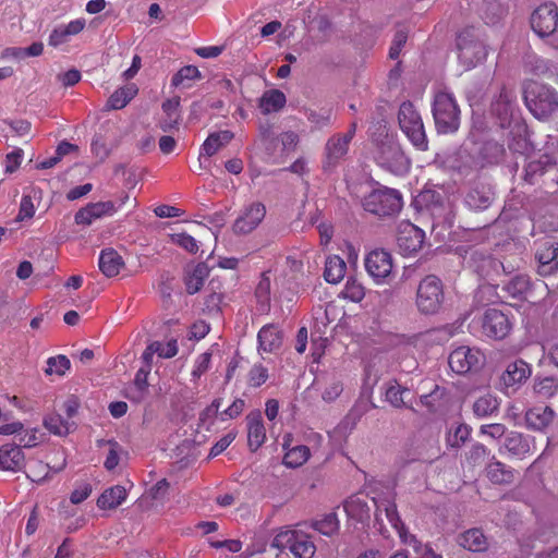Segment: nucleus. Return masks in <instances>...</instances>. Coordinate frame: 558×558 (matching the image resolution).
Masks as SVG:
<instances>
[{
  "label": "nucleus",
  "mask_w": 558,
  "mask_h": 558,
  "mask_svg": "<svg viewBox=\"0 0 558 558\" xmlns=\"http://www.w3.org/2000/svg\"><path fill=\"white\" fill-rule=\"evenodd\" d=\"M523 100L538 120H546L558 111V93L547 85L529 82L523 88Z\"/></svg>",
  "instance_id": "1"
},
{
  "label": "nucleus",
  "mask_w": 558,
  "mask_h": 558,
  "mask_svg": "<svg viewBox=\"0 0 558 558\" xmlns=\"http://www.w3.org/2000/svg\"><path fill=\"white\" fill-rule=\"evenodd\" d=\"M432 113L438 133L452 134L458 131L461 111L452 93L437 90L432 102Z\"/></svg>",
  "instance_id": "2"
},
{
  "label": "nucleus",
  "mask_w": 558,
  "mask_h": 558,
  "mask_svg": "<svg viewBox=\"0 0 558 558\" xmlns=\"http://www.w3.org/2000/svg\"><path fill=\"white\" fill-rule=\"evenodd\" d=\"M271 547L288 549L294 558H313L316 546L312 537L296 529L283 527L274 537Z\"/></svg>",
  "instance_id": "3"
},
{
  "label": "nucleus",
  "mask_w": 558,
  "mask_h": 558,
  "mask_svg": "<svg viewBox=\"0 0 558 558\" xmlns=\"http://www.w3.org/2000/svg\"><path fill=\"white\" fill-rule=\"evenodd\" d=\"M362 205L367 213L378 217H392L401 210L403 201L398 190L381 187L368 193Z\"/></svg>",
  "instance_id": "4"
},
{
  "label": "nucleus",
  "mask_w": 558,
  "mask_h": 558,
  "mask_svg": "<svg viewBox=\"0 0 558 558\" xmlns=\"http://www.w3.org/2000/svg\"><path fill=\"white\" fill-rule=\"evenodd\" d=\"M398 121L400 129L416 149L422 151L428 149V140L421 114L411 101H403L400 105Z\"/></svg>",
  "instance_id": "5"
},
{
  "label": "nucleus",
  "mask_w": 558,
  "mask_h": 558,
  "mask_svg": "<svg viewBox=\"0 0 558 558\" xmlns=\"http://www.w3.org/2000/svg\"><path fill=\"white\" fill-rule=\"evenodd\" d=\"M445 299L442 281L435 275L424 277L416 290V306L423 314L437 313Z\"/></svg>",
  "instance_id": "6"
},
{
  "label": "nucleus",
  "mask_w": 558,
  "mask_h": 558,
  "mask_svg": "<svg viewBox=\"0 0 558 558\" xmlns=\"http://www.w3.org/2000/svg\"><path fill=\"white\" fill-rule=\"evenodd\" d=\"M484 362L485 355L481 350L466 345L456 348L448 357L451 371L460 375L478 371Z\"/></svg>",
  "instance_id": "7"
},
{
  "label": "nucleus",
  "mask_w": 558,
  "mask_h": 558,
  "mask_svg": "<svg viewBox=\"0 0 558 558\" xmlns=\"http://www.w3.org/2000/svg\"><path fill=\"white\" fill-rule=\"evenodd\" d=\"M458 58L466 69H472L483 62L487 57L486 46L470 36L469 31L461 32L457 38Z\"/></svg>",
  "instance_id": "8"
},
{
  "label": "nucleus",
  "mask_w": 558,
  "mask_h": 558,
  "mask_svg": "<svg viewBox=\"0 0 558 558\" xmlns=\"http://www.w3.org/2000/svg\"><path fill=\"white\" fill-rule=\"evenodd\" d=\"M534 33L545 38L558 27V8L553 2H546L537 7L530 19Z\"/></svg>",
  "instance_id": "9"
},
{
  "label": "nucleus",
  "mask_w": 558,
  "mask_h": 558,
  "mask_svg": "<svg viewBox=\"0 0 558 558\" xmlns=\"http://www.w3.org/2000/svg\"><path fill=\"white\" fill-rule=\"evenodd\" d=\"M424 240L425 232L412 222L404 220L399 223L397 245L401 254L405 256L415 254L422 248Z\"/></svg>",
  "instance_id": "10"
},
{
  "label": "nucleus",
  "mask_w": 558,
  "mask_h": 558,
  "mask_svg": "<svg viewBox=\"0 0 558 558\" xmlns=\"http://www.w3.org/2000/svg\"><path fill=\"white\" fill-rule=\"evenodd\" d=\"M364 265L376 283H384L392 274V256L383 248L371 251L365 257Z\"/></svg>",
  "instance_id": "11"
},
{
  "label": "nucleus",
  "mask_w": 558,
  "mask_h": 558,
  "mask_svg": "<svg viewBox=\"0 0 558 558\" xmlns=\"http://www.w3.org/2000/svg\"><path fill=\"white\" fill-rule=\"evenodd\" d=\"M535 451V440L533 437L525 436L522 433L511 430L505 436L502 446L499 448L501 454L507 453L512 459L522 460Z\"/></svg>",
  "instance_id": "12"
},
{
  "label": "nucleus",
  "mask_w": 558,
  "mask_h": 558,
  "mask_svg": "<svg viewBox=\"0 0 558 558\" xmlns=\"http://www.w3.org/2000/svg\"><path fill=\"white\" fill-rule=\"evenodd\" d=\"M512 328L508 316L497 308H488L482 318L483 333L492 339L501 340L506 338Z\"/></svg>",
  "instance_id": "13"
},
{
  "label": "nucleus",
  "mask_w": 558,
  "mask_h": 558,
  "mask_svg": "<svg viewBox=\"0 0 558 558\" xmlns=\"http://www.w3.org/2000/svg\"><path fill=\"white\" fill-rule=\"evenodd\" d=\"M376 160L380 167L395 173L403 171L409 167V160L400 145L390 141L381 144Z\"/></svg>",
  "instance_id": "14"
},
{
  "label": "nucleus",
  "mask_w": 558,
  "mask_h": 558,
  "mask_svg": "<svg viewBox=\"0 0 558 558\" xmlns=\"http://www.w3.org/2000/svg\"><path fill=\"white\" fill-rule=\"evenodd\" d=\"M266 215V207L259 202L252 203L236 218L233 223V231L240 234H247L255 230Z\"/></svg>",
  "instance_id": "15"
},
{
  "label": "nucleus",
  "mask_w": 558,
  "mask_h": 558,
  "mask_svg": "<svg viewBox=\"0 0 558 558\" xmlns=\"http://www.w3.org/2000/svg\"><path fill=\"white\" fill-rule=\"evenodd\" d=\"M515 98L512 89L502 87L499 96L492 104V112L498 118L501 128H506L512 119Z\"/></svg>",
  "instance_id": "16"
},
{
  "label": "nucleus",
  "mask_w": 558,
  "mask_h": 558,
  "mask_svg": "<svg viewBox=\"0 0 558 558\" xmlns=\"http://www.w3.org/2000/svg\"><path fill=\"white\" fill-rule=\"evenodd\" d=\"M116 210L114 203L111 201L89 203L75 214L74 220L76 225L89 226L96 219L110 216Z\"/></svg>",
  "instance_id": "17"
},
{
  "label": "nucleus",
  "mask_w": 558,
  "mask_h": 558,
  "mask_svg": "<svg viewBox=\"0 0 558 558\" xmlns=\"http://www.w3.org/2000/svg\"><path fill=\"white\" fill-rule=\"evenodd\" d=\"M539 263L538 274L550 276L558 270V243L547 241L541 244L535 254Z\"/></svg>",
  "instance_id": "18"
},
{
  "label": "nucleus",
  "mask_w": 558,
  "mask_h": 558,
  "mask_svg": "<svg viewBox=\"0 0 558 558\" xmlns=\"http://www.w3.org/2000/svg\"><path fill=\"white\" fill-rule=\"evenodd\" d=\"M349 142L340 136V134L331 136L325 146V160L323 162V169L330 171L335 169L340 160L347 155L349 150Z\"/></svg>",
  "instance_id": "19"
},
{
  "label": "nucleus",
  "mask_w": 558,
  "mask_h": 558,
  "mask_svg": "<svg viewBox=\"0 0 558 558\" xmlns=\"http://www.w3.org/2000/svg\"><path fill=\"white\" fill-rule=\"evenodd\" d=\"M247 445L252 452L257 451L266 440V428L259 411L247 414Z\"/></svg>",
  "instance_id": "20"
},
{
  "label": "nucleus",
  "mask_w": 558,
  "mask_h": 558,
  "mask_svg": "<svg viewBox=\"0 0 558 558\" xmlns=\"http://www.w3.org/2000/svg\"><path fill=\"white\" fill-rule=\"evenodd\" d=\"M86 26L85 19H76L66 25H59L52 29L48 38V45L58 48L69 43L72 36L80 34Z\"/></svg>",
  "instance_id": "21"
},
{
  "label": "nucleus",
  "mask_w": 558,
  "mask_h": 558,
  "mask_svg": "<svg viewBox=\"0 0 558 558\" xmlns=\"http://www.w3.org/2000/svg\"><path fill=\"white\" fill-rule=\"evenodd\" d=\"M25 465V457L20 446L3 445L0 447V469L19 472Z\"/></svg>",
  "instance_id": "22"
},
{
  "label": "nucleus",
  "mask_w": 558,
  "mask_h": 558,
  "mask_svg": "<svg viewBox=\"0 0 558 558\" xmlns=\"http://www.w3.org/2000/svg\"><path fill=\"white\" fill-rule=\"evenodd\" d=\"M531 375V366L523 360H515L508 364L501 375V383L505 387H514L525 381Z\"/></svg>",
  "instance_id": "23"
},
{
  "label": "nucleus",
  "mask_w": 558,
  "mask_h": 558,
  "mask_svg": "<svg viewBox=\"0 0 558 558\" xmlns=\"http://www.w3.org/2000/svg\"><path fill=\"white\" fill-rule=\"evenodd\" d=\"M554 166L555 158L553 157V154L547 150L545 154L539 156L537 160H531L527 162L524 168V180L530 184H534L537 182L539 177L554 169Z\"/></svg>",
  "instance_id": "24"
},
{
  "label": "nucleus",
  "mask_w": 558,
  "mask_h": 558,
  "mask_svg": "<svg viewBox=\"0 0 558 558\" xmlns=\"http://www.w3.org/2000/svg\"><path fill=\"white\" fill-rule=\"evenodd\" d=\"M555 413L548 405H536L525 413L527 428L543 430L553 422Z\"/></svg>",
  "instance_id": "25"
},
{
  "label": "nucleus",
  "mask_w": 558,
  "mask_h": 558,
  "mask_svg": "<svg viewBox=\"0 0 558 558\" xmlns=\"http://www.w3.org/2000/svg\"><path fill=\"white\" fill-rule=\"evenodd\" d=\"M98 266L107 278H112L118 276L121 269L124 268V260L116 250L105 248L99 254Z\"/></svg>",
  "instance_id": "26"
},
{
  "label": "nucleus",
  "mask_w": 558,
  "mask_h": 558,
  "mask_svg": "<svg viewBox=\"0 0 558 558\" xmlns=\"http://www.w3.org/2000/svg\"><path fill=\"white\" fill-rule=\"evenodd\" d=\"M458 544L473 553H484L488 549V539L477 527L470 529L458 536Z\"/></svg>",
  "instance_id": "27"
},
{
  "label": "nucleus",
  "mask_w": 558,
  "mask_h": 558,
  "mask_svg": "<svg viewBox=\"0 0 558 558\" xmlns=\"http://www.w3.org/2000/svg\"><path fill=\"white\" fill-rule=\"evenodd\" d=\"M515 471L495 458L486 466L487 478L496 485H508L514 480Z\"/></svg>",
  "instance_id": "28"
},
{
  "label": "nucleus",
  "mask_w": 558,
  "mask_h": 558,
  "mask_svg": "<svg viewBox=\"0 0 558 558\" xmlns=\"http://www.w3.org/2000/svg\"><path fill=\"white\" fill-rule=\"evenodd\" d=\"M257 339L259 350L266 353L276 351L282 343L281 333L274 325L262 327L258 331Z\"/></svg>",
  "instance_id": "29"
},
{
  "label": "nucleus",
  "mask_w": 558,
  "mask_h": 558,
  "mask_svg": "<svg viewBox=\"0 0 558 558\" xmlns=\"http://www.w3.org/2000/svg\"><path fill=\"white\" fill-rule=\"evenodd\" d=\"M347 264L338 255L329 256L326 259L324 278L328 283H339L345 275Z\"/></svg>",
  "instance_id": "30"
},
{
  "label": "nucleus",
  "mask_w": 558,
  "mask_h": 558,
  "mask_svg": "<svg viewBox=\"0 0 558 558\" xmlns=\"http://www.w3.org/2000/svg\"><path fill=\"white\" fill-rule=\"evenodd\" d=\"M233 133L225 130L220 132L211 133L202 145V155L207 157L214 156L220 148L231 142Z\"/></svg>",
  "instance_id": "31"
},
{
  "label": "nucleus",
  "mask_w": 558,
  "mask_h": 558,
  "mask_svg": "<svg viewBox=\"0 0 558 558\" xmlns=\"http://www.w3.org/2000/svg\"><path fill=\"white\" fill-rule=\"evenodd\" d=\"M126 498V490L121 485H116L106 489L98 498L97 506L100 509H114Z\"/></svg>",
  "instance_id": "32"
},
{
  "label": "nucleus",
  "mask_w": 558,
  "mask_h": 558,
  "mask_svg": "<svg viewBox=\"0 0 558 558\" xmlns=\"http://www.w3.org/2000/svg\"><path fill=\"white\" fill-rule=\"evenodd\" d=\"M343 508L348 517L362 522L368 518L369 508L364 498L360 495L350 496L343 504Z\"/></svg>",
  "instance_id": "33"
},
{
  "label": "nucleus",
  "mask_w": 558,
  "mask_h": 558,
  "mask_svg": "<svg viewBox=\"0 0 558 558\" xmlns=\"http://www.w3.org/2000/svg\"><path fill=\"white\" fill-rule=\"evenodd\" d=\"M499 410V401L492 393H485L478 397L473 403V413L475 416L483 418L496 414Z\"/></svg>",
  "instance_id": "34"
},
{
  "label": "nucleus",
  "mask_w": 558,
  "mask_h": 558,
  "mask_svg": "<svg viewBox=\"0 0 558 558\" xmlns=\"http://www.w3.org/2000/svg\"><path fill=\"white\" fill-rule=\"evenodd\" d=\"M44 426L51 434L66 436L74 427V423L59 413H52L44 418Z\"/></svg>",
  "instance_id": "35"
},
{
  "label": "nucleus",
  "mask_w": 558,
  "mask_h": 558,
  "mask_svg": "<svg viewBox=\"0 0 558 558\" xmlns=\"http://www.w3.org/2000/svg\"><path fill=\"white\" fill-rule=\"evenodd\" d=\"M531 288L527 275H517L502 286V291L513 299H522Z\"/></svg>",
  "instance_id": "36"
},
{
  "label": "nucleus",
  "mask_w": 558,
  "mask_h": 558,
  "mask_svg": "<svg viewBox=\"0 0 558 558\" xmlns=\"http://www.w3.org/2000/svg\"><path fill=\"white\" fill-rule=\"evenodd\" d=\"M286 95L279 89H270L260 98V108L263 112L270 113L280 110L286 105Z\"/></svg>",
  "instance_id": "37"
},
{
  "label": "nucleus",
  "mask_w": 558,
  "mask_h": 558,
  "mask_svg": "<svg viewBox=\"0 0 558 558\" xmlns=\"http://www.w3.org/2000/svg\"><path fill=\"white\" fill-rule=\"evenodd\" d=\"M310 456V448L304 445H299L286 452L283 457V464L288 468H299L308 460Z\"/></svg>",
  "instance_id": "38"
},
{
  "label": "nucleus",
  "mask_w": 558,
  "mask_h": 558,
  "mask_svg": "<svg viewBox=\"0 0 558 558\" xmlns=\"http://www.w3.org/2000/svg\"><path fill=\"white\" fill-rule=\"evenodd\" d=\"M137 89L134 85L117 89L108 99V106L111 109L124 108L136 95Z\"/></svg>",
  "instance_id": "39"
},
{
  "label": "nucleus",
  "mask_w": 558,
  "mask_h": 558,
  "mask_svg": "<svg viewBox=\"0 0 558 558\" xmlns=\"http://www.w3.org/2000/svg\"><path fill=\"white\" fill-rule=\"evenodd\" d=\"M97 446L98 447H102V446L109 447L108 454L104 462V466L107 471L114 470L119 464L120 453L122 452V447L120 446V444L118 441H116L114 439H109V440L99 439V440H97Z\"/></svg>",
  "instance_id": "40"
},
{
  "label": "nucleus",
  "mask_w": 558,
  "mask_h": 558,
  "mask_svg": "<svg viewBox=\"0 0 558 558\" xmlns=\"http://www.w3.org/2000/svg\"><path fill=\"white\" fill-rule=\"evenodd\" d=\"M207 276V268L198 264L185 278V288L189 294L197 293L204 286Z\"/></svg>",
  "instance_id": "41"
},
{
  "label": "nucleus",
  "mask_w": 558,
  "mask_h": 558,
  "mask_svg": "<svg viewBox=\"0 0 558 558\" xmlns=\"http://www.w3.org/2000/svg\"><path fill=\"white\" fill-rule=\"evenodd\" d=\"M376 512L377 515H381L383 513H385L391 526L397 529L398 531L402 529V526H404L399 517L397 505L393 501H380L376 506Z\"/></svg>",
  "instance_id": "42"
},
{
  "label": "nucleus",
  "mask_w": 558,
  "mask_h": 558,
  "mask_svg": "<svg viewBox=\"0 0 558 558\" xmlns=\"http://www.w3.org/2000/svg\"><path fill=\"white\" fill-rule=\"evenodd\" d=\"M312 527L325 536H331L339 530V521L336 513H328L314 521Z\"/></svg>",
  "instance_id": "43"
},
{
  "label": "nucleus",
  "mask_w": 558,
  "mask_h": 558,
  "mask_svg": "<svg viewBox=\"0 0 558 558\" xmlns=\"http://www.w3.org/2000/svg\"><path fill=\"white\" fill-rule=\"evenodd\" d=\"M50 472V466L40 460H31L27 465L26 476L32 482L43 483Z\"/></svg>",
  "instance_id": "44"
},
{
  "label": "nucleus",
  "mask_w": 558,
  "mask_h": 558,
  "mask_svg": "<svg viewBox=\"0 0 558 558\" xmlns=\"http://www.w3.org/2000/svg\"><path fill=\"white\" fill-rule=\"evenodd\" d=\"M535 392L542 398H551L558 393V377L548 376L536 380Z\"/></svg>",
  "instance_id": "45"
},
{
  "label": "nucleus",
  "mask_w": 558,
  "mask_h": 558,
  "mask_svg": "<svg viewBox=\"0 0 558 558\" xmlns=\"http://www.w3.org/2000/svg\"><path fill=\"white\" fill-rule=\"evenodd\" d=\"M343 299H348L352 302H360L365 296V288L355 278H349L341 292Z\"/></svg>",
  "instance_id": "46"
},
{
  "label": "nucleus",
  "mask_w": 558,
  "mask_h": 558,
  "mask_svg": "<svg viewBox=\"0 0 558 558\" xmlns=\"http://www.w3.org/2000/svg\"><path fill=\"white\" fill-rule=\"evenodd\" d=\"M465 204L474 210L485 209L490 205V197L487 193L474 189L466 194Z\"/></svg>",
  "instance_id": "47"
},
{
  "label": "nucleus",
  "mask_w": 558,
  "mask_h": 558,
  "mask_svg": "<svg viewBox=\"0 0 558 558\" xmlns=\"http://www.w3.org/2000/svg\"><path fill=\"white\" fill-rule=\"evenodd\" d=\"M410 393L408 388L402 387L397 381L390 384L386 389V400L395 408L405 405L404 395Z\"/></svg>",
  "instance_id": "48"
},
{
  "label": "nucleus",
  "mask_w": 558,
  "mask_h": 558,
  "mask_svg": "<svg viewBox=\"0 0 558 558\" xmlns=\"http://www.w3.org/2000/svg\"><path fill=\"white\" fill-rule=\"evenodd\" d=\"M70 360L65 355L51 356L47 361V368L45 372L47 375L56 374L62 376L68 369H70Z\"/></svg>",
  "instance_id": "49"
},
{
  "label": "nucleus",
  "mask_w": 558,
  "mask_h": 558,
  "mask_svg": "<svg viewBox=\"0 0 558 558\" xmlns=\"http://www.w3.org/2000/svg\"><path fill=\"white\" fill-rule=\"evenodd\" d=\"M201 78V72L195 65H185L181 68L171 78V85L178 87L185 81Z\"/></svg>",
  "instance_id": "50"
},
{
  "label": "nucleus",
  "mask_w": 558,
  "mask_h": 558,
  "mask_svg": "<svg viewBox=\"0 0 558 558\" xmlns=\"http://www.w3.org/2000/svg\"><path fill=\"white\" fill-rule=\"evenodd\" d=\"M270 278L267 272H263L259 282L255 289V296L264 307L270 303Z\"/></svg>",
  "instance_id": "51"
},
{
  "label": "nucleus",
  "mask_w": 558,
  "mask_h": 558,
  "mask_svg": "<svg viewBox=\"0 0 558 558\" xmlns=\"http://www.w3.org/2000/svg\"><path fill=\"white\" fill-rule=\"evenodd\" d=\"M488 448L483 444L476 442L471 447V449L466 453V462L471 466L481 465L488 457Z\"/></svg>",
  "instance_id": "52"
},
{
  "label": "nucleus",
  "mask_w": 558,
  "mask_h": 558,
  "mask_svg": "<svg viewBox=\"0 0 558 558\" xmlns=\"http://www.w3.org/2000/svg\"><path fill=\"white\" fill-rule=\"evenodd\" d=\"M471 435V428L465 424H459L456 426L453 432H450L447 438L448 444L451 447H461L469 439Z\"/></svg>",
  "instance_id": "53"
},
{
  "label": "nucleus",
  "mask_w": 558,
  "mask_h": 558,
  "mask_svg": "<svg viewBox=\"0 0 558 558\" xmlns=\"http://www.w3.org/2000/svg\"><path fill=\"white\" fill-rule=\"evenodd\" d=\"M151 349L158 356L163 359H171L178 354V342L175 339H171L163 343L160 341L151 342Z\"/></svg>",
  "instance_id": "54"
},
{
  "label": "nucleus",
  "mask_w": 558,
  "mask_h": 558,
  "mask_svg": "<svg viewBox=\"0 0 558 558\" xmlns=\"http://www.w3.org/2000/svg\"><path fill=\"white\" fill-rule=\"evenodd\" d=\"M482 156L488 162H497L498 159L504 155L505 148L501 144L497 142H486L482 148Z\"/></svg>",
  "instance_id": "55"
},
{
  "label": "nucleus",
  "mask_w": 558,
  "mask_h": 558,
  "mask_svg": "<svg viewBox=\"0 0 558 558\" xmlns=\"http://www.w3.org/2000/svg\"><path fill=\"white\" fill-rule=\"evenodd\" d=\"M268 379V369L263 365H254L248 373V385L259 387Z\"/></svg>",
  "instance_id": "56"
},
{
  "label": "nucleus",
  "mask_w": 558,
  "mask_h": 558,
  "mask_svg": "<svg viewBox=\"0 0 558 558\" xmlns=\"http://www.w3.org/2000/svg\"><path fill=\"white\" fill-rule=\"evenodd\" d=\"M172 241L181 246L189 253H196L198 251L197 241L187 233H177L172 235Z\"/></svg>",
  "instance_id": "57"
},
{
  "label": "nucleus",
  "mask_w": 558,
  "mask_h": 558,
  "mask_svg": "<svg viewBox=\"0 0 558 558\" xmlns=\"http://www.w3.org/2000/svg\"><path fill=\"white\" fill-rule=\"evenodd\" d=\"M211 362V353L204 352L197 356L195 360L194 368L192 371V376L194 378H199L204 375L210 367Z\"/></svg>",
  "instance_id": "58"
},
{
  "label": "nucleus",
  "mask_w": 558,
  "mask_h": 558,
  "mask_svg": "<svg viewBox=\"0 0 558 558\" xmlns=\"http://www.w3.org/2000/svg\"><path fill=\"white\" fill-rule=\"evenodd\" d=\"M507 427L504 424L500 423H493V424H486L482 425L480 428V435L488 436L493 439H499L502 436H506Z\"/></svg>",
  "instance_id": "59"
},
{
  "label": "nucleus",
  "mask_w": 558,
  "mask_h": 558,
  "mask_svg": "<svg viewBox=\"0 0 558 558\" xmlns=\"http://www.w3.org/2000/svg\"><path fill=\"white\" fill-rule=\"evenodd\" d=\"M398 532L402 544L411 546L416 554H421L425 544H423L414 534L407 531L404 526H402Z\"/></svg>",
  "instance_id": "60"
},
{
  "label": "nucleus",
  "mask_w": 558,
  "mask_h": 558,
  "mask_svg": "<svg viewBox=\"0 0 558 558\" xmlns=\"http://www.w3.org/2000/svg\"><path fill=\"white\" fill-rule=\"evenodd\" d=\"M245 408V401L243 399H235L230 407L220 412L221 420L235 418L238 417Z\"/></svg>",
  "instance_id": "61"
},
{
  "label": "nucleus",
  "mask_w": 558,
  "mask_h": 558,
  "mask_svg": "<svg viewBox=\"0 0 558 558\" xmlns=\"http://www.w3.org/2000/svg\"><path fill=\"white\" fill-rule=\"evenodd\" d=\"M407 34L402 31H399L396 33L393 41L389 49V57L390 59L395 60L400 56V52L407 43Z\"/></svg>",
  "instance_id": "62"
},
{
  "label": "nucleus",
  "mask_w": 558,
  "mask_h": 558,
  "mask_svg": "<svg viewBox=\"0 0 558 558\" xmlns=\"http://www.w3.org/2000/svg\"><path fill=\"white\" fill-rule=\"evenodd\" d=\"M23 151L22 149H16L9 153L5 156V172L13 173L17 170L22 162Z\"/></svg>",
  "instance_id": "63"
},
{
  "label": "nucleus",
  "mask_w": 558,
  "mask_h": 558,
  "mask_svg": "<svg viewBox=\"0 0 558 558\" xmlns=\"http://www.w3.org/2000/svg\"><path fill=\"white\" fill-rule=\"evenodd\" d=\"M222 400L215 399L207 408L199 413V421L205 424L207 421L215 418L219 414Z\"/></svg>",
  "instance_id": "64"
}]
</instances>
